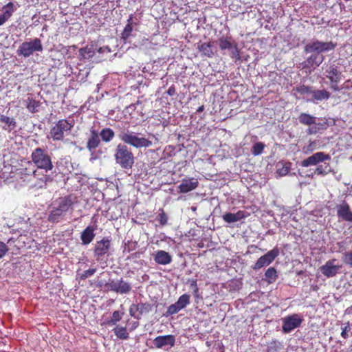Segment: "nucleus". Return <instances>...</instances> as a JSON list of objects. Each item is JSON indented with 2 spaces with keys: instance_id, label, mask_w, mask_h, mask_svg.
Listing matches in <instances>:
<instances>
[{
  "instance_id": "nucleus-1",
  "label": "nucleus",
  "mask_w": 352,
  "mask_h": 352,
  "mask_svg": "<svg viewBox=\"0 0 352 352\" xmlns=\"http://www.w3.org/2000/svg\"><path fill=\"white\" fill-rule=\"evenodd\" d=\"M336 45L332 42H322L314 41L307 44L305 47V53H314L302 63L303 67H318L324 60V57L320 53L333 50Z\"/></svg>"
},
{
  "instance_id": "nucleus-2",
  "label": "nucleus",
  "mask_w": 352,
  "mask_h": 352,
  "mask_svg": "<svg viewBox=\"0 0 352 352\" xmlns=\"http://www.w3.org/2000/svg\"><path fill=\"white\" fill-rule=\"evenodd\" d=\"M119 138L125 144H129L136 148H147L152 146V141L144 138L140 137L139 133H136L129 130H123L119 135Z\"/></svg>"
},
{
  "instance_id": "nucleus-3",
  "label": "nucleus",
  "mask_w": 352,
  "mask_h": 352,
  "mask_svg": "<svg viewBox=\"0 0 352 352\" xmlns=\"http://www.w3.org/2000/svg\"><path fill=\"white\" fill-rule=\"evenodd\" d=\"M115 160L122 168H131L134 164V156L130 148L125 144H119L116 148Z\"/></svg>"
},
{
  "instance_id": "nucleus-4",
  "label": "nucleus",
  "mask_w": 352,
  "mask_h": 352,
  "mask_svg": "<svg viewBox=\"0 0 352 352\" xmlns=\"http://www.w3.org/2000/svg\"><path fill=\"white\" fill-rule=\"evenodd\" d=\"M32 158L34 164L38 168L37 170L47 173L49 170H52L54 167L50 157L40 148L35 149L32 152ZM32 170H34L32 169Z\"/></svg>"
},
{
  "instance_id": "nucleus-5",
  "label": "nucleus",
  "mask_w": 352,
  "mask_h": 352,
  "mask_svg": "<svg viewBox=\"0 0 352 352\" xmlns=\"http://www.w3.org/2000/svg\"><path fill=\"white\" fill-rule=\"evenodd\" d=\"M74 120H60L50 131V135L54 140H61L67 135L74 126Z\"/></svg>"
},
{
  "instance_id": "nucleus-6",
  "label": "nucleus",
  "mask_w": 352,
  "mask_h": 352,
  "mask_svg": "<svg viewBox=\"0 0 352 352\" xmlns=\"http://www.w3.org/2000/svg\"><path fill=\"white\" fill-rule=\"evenodd\" d=\"M72 201L68 198H62L60 199L58 206L54 208L48 217L50 221L58 222L60 218L71 208Z\"/></svg>"
},
{
  "instance_id": "nucleus-7",
  "label": "nucleus",
  "mask_w": 352,
  "mask_h": 352,
  "mask_svg": "<svg viewBox=\"0 0 352 352\" xmlns=\"http://www.w3.org/2000/svg\"><path fill=\"white\" fill-rule=\"evenodd\" d=\"M218 45L221 50H229L230 56L232 58L239 60L241 58L237 43L230 37H221L218 41Z\"/></svg>"
},
{
  "instance_id": "nucleus-8",
  "label": "nucleus",
  "mask_w": 352,
  "mask_h": 352,
  "mask_svg": "<svg viewBox=\"0 0 352 352\" xmlns=\"http://www.w3.org/2000/svg\"><path fill=\"white\" fill-rule=\"evenodd\" d=\"M283 332L289 333L295 329L299 327L303 320L302 317L297 314H293L282 318Z\"/></svg>"
},
{
  "instance_id": "nucleus-9",
  "label": "nucleus",
  "mask_w": 352,
  "mask_h": 352,
  "mask_svg": "<svg viewBox=\"0 0 352 352\" xmlns=\"http://www.w3.org/2000/svg\"><path fill=\"white\" fill-rule=\"evenodd\" d=\"M33 175L31 177V188H42L46 186L47 182L52 180V177L40 170H32Z\"/></svg>"
},
{
  "instance_id": "nucleus-10",
  "label": "nucleus",
  "mask_w": 352,
  "mask_h": 352,
  "mask_svg": "<svg viewBox=\"0 0 352 352\" xmlns=\"http://www.w3.org/2000/svg\"><path fill=\"white\" fill-rule=\"evenodd\" d=\"M107 286L109 290L120 294H129L132 289L131 284L123 279L111 280Z\"/></svg>"
},
{
  "instance_id": "nucleus-11",
  "label": "nucleus",
  "mask_w": 352,
  "mask_h": 352,
  "mask_svg": "<svg viewBox=\"0 0 352 352\" xmlns=\"http://www.w3.org/2000/svg\"><path fill=\"white\" fill-rule=\"evenodd\" d=\"M330 160V156L324 152H317L312 155L307 157L300 162L302 167H309L311 166H317L320 162Z\"/></svg>"
},
{
  "instance_id": "nucleus-12",
  "label": "nucleus",
  "mask_w": 352,
  "mask_h": 352,
  "mask_svg": "<svg viewBox=\"0 0 352 352\" xmlns=\"http://www.w3.org/2000/svg\"><path fill=\"white\" fill-rule=\"evenodd\" d=\"M152 309V305L149 303L132 304L129 308V314L131 316L140 319L142 316L148 314Z\"/></svg>"
},
{
  "instance_id": "nucleus-13",
  "label": "nucleus",
  "mask_w": 352,
  "mask_h": 352,
  "mask_svg": "<svg viewBox=\"0 0 352 352\" xmlns=\"http://www.w3.org/2000/svg\"><path fill=\"white\" fill-rule=\"evenodd\" d=\"M279 254V250L274 248L265 255L261 256L254 264L253 269L259 270L263 267L269 265Z\"/></svg>"
},
{
  "instance_id": "nucleus-14",
  "label": "nucleus",
  "mask_w": 352,
  "mask_h": 352,
  "mask_svg": "<svg viewBox=\"0 0 352 352\" xmlns=\"http://www.w3.org/2000/svg\"><path fill=\"white\" fill-rule=\"evenodd\" d=\"M43 47L38 38L23 43V56H29L36 52H41Z\"/></svg>"
},
{
  "instance_id": "nucleus-15",
  "label": "nucleus",
  "mask_w": 352,
  "mask_h": 352,
  "mask_svg": "<svg viewBox=\"0 0 352 352\" xmlns=\"http://www.w3.org/2000/svg\"><path fill=\"white\" fill-rule=\"evenodd\" d=\"M153 342L157 349H162L166 346L172 347L175 345V338L173 335L160 336L156 337Z\"/></svg>"
},
{
  "instance_id": "nucleus-16",
  "label": "nucleus",
  "mask_w": 352,
  "mask_h": 352,
  "mask_svg": "<svg viewBox=\"0 0 352 352\" xmlns=\"http://www.w3.org/2000/svg\"><path fill=\"white\" fill-rule=\"evenodd\" d=\"M336 260H329L324 265L321 266L320 270L321 273L329 278L335 276L340 269L341 266L336 265Z\"/></svg>"
},
{
  "instance_id": "nucleus-17",
  "label": "nucleus",
  "mask_w": 352,
  "mask_h": 352,
  "mask_svg": "<svg viewBox=\"0 0 352 352\" xmlns=\"http://www.w3.org/2000/svg\"><path fill=\"white\" fill-rule=\"evenodd\" d=\"M337 215L344 221L352 222V212L346 202L337 206Z\"/></svg>"
},
{
  "instance_id": "nucleus-18",
  "label": "nucleus",
  "mask_w": 352,
  "mask_h": 352,
  "mask_svg": "<svg viewBox=\"0 0 352 352\" xmlns=\"http://www.w3.org/2000/svg\"><path fill=\"white\" fill-rule=\"evenodd\" d=\"M111 245L109 239L104 238L100 241H97L95 245L94 254L97 256L104 255L109 251Z\"/></svg>"
},
{
  "instance_id": "nucleus-19",
  "label": "nucleus",
  "mask_w": 352,
  "mask_h": 352,
  "mask_svg": "<svg viewBox=\"0 0 352 352\" xmlns=\"http://www.w3.org/2000/svg\"><path fill=\"white\" fill-rule=\"evenodd\" d=\"M198 186V181L195 178L184 179L178 186L180 192L186 193L194 189Z\"/></svg>"
},
{
  "instance_id": "nucleus-20",
  "label": "nucleus",
  "mask_w": 352,
  "mask_h": 352,
  "mask_svg": "<svg viewBox=\"0 0 352 352\" xmlns=\"http://www.w3.org/2000/svg\"><path fill=\"white\" fill-rule=\"evenodd\" d=\"M327 73V78H329L331 82H338L341 80V72L337 69V67L332 64L327 65L325 67Z\"/></svg>"
},
{
  "instance_id": "nucleus-21",
  "label": "nucleus",
  "mask_w": 352,
  "mask_h": 352,
  "mask_svg": "<svg viewBox=\"0 0 352 352\" xmlns=\"http://www.w3.org/2000/svg\"><path fill=\"white\" fill-rule=\"evenodd\" d=\"M154 261L160 265H168L172 262V256L170 254L164 250H158L153 254Z\"/></svg>"
},
{
  "instance_id": "nucleus-22",
  "label": "nucleus",
  "mask_w": 352,
  "mask_h": 352,
  "mask_svg": "<svg viewBox=\"0 0 352 352\" xmlns=\"http://www.w3.org/2000/svg\"><path fill=\"white\" fill-rule=\"evenodd\" d=\"M248 214L247 212H245V211L239 210L236 213H231V212L226 213L223 215L222 217H223V219L226 222H227L228 223H232L239 221L247 217Z\"/></svg>"
},
{
  "instance_id": "nucleus-23",
  "label": "nucleus",
  "mask_w": 352,
  "mask_h": 352,
  "mask_svg": "<svg viewBox=\"0 0 352 352\" xmlns=\"http://www.w3.org/2000/svg\"><path fill=\"white\" fill-rule=\"evenodd\" d=\"M311 97V99H309L308 100L316 102V101H322L329 99L330 98V93L324 89L316 90L313 89Z\"/></svg>"
},
{
  "instance_id": "nucleus-24",
  "label": "nucleus",
  "mask_w": 352,
  "mask_h": 352,
  "mask_svg": "<svg viewBox=\"0 0 352 352\" xmlns=\"http://www.w3.org/2000/svg\"><path fill=\"white\" fill-rule=\"evenodd\" d=\"M328 124L326 121L321 122L319 118L313 123L312 126L307 129V133L309 135L316 134L320 131L324 130L327 128Z\"/></svg>"
},
{
  "instance_id": "nucleus-25",
  "label": "nucleus",
  "mask_w": 352,
  "mask_h": 352,
  "mask_svg": "<svg viewBox=\"0 0 352 352\" xmlns=\"http://www.w3.org/2000/svg\"><path fill=\"white\" fill-rule=\"evenodd\" d=\"M95 236L94 229L91 226L87 227L81 233V240L84 245L89 244Z\"/></svg>"
},
{
  "instance_id": "nucleus-26",
  "label": "nucleus",
  "mask_w": 352,
  "mask_h": 352,
  "mask_svg": "<svg viewBox=\"0 0 352 352\" xmlns=\"http://www.w3.org/2000/svg\"><path fill=\"white\" fill-rule=\"evenodd\" d=\"M99 135L96 131L92 130L91 131V136L87 142V148L89 149V151H91L93 149L97 148L99 146Z\"/></svg>"
},
{
  "instance_id": "nucleus-27",
  "label": "nucleus",
  "mask_w": 352,
  "mask_h": 352,
  "mask_svg": "<svg viewBox=\"0 0 352 352\" xmlns=\"http://www.w3.org/2000/svg\"><path fill=\"white\" fill-rule=\"evenodd\" d=\"M298 120L300 124L307 125L310 127L312 126L313 123H315V121L317 120L318 118L309 113H301L299 115Z\"/></svg>"
},
{
  "instance_id": "nucleus-28",
  "label": "nucleus",
  "mask_w": 352,
  "mask_h": 352,
  "mask_svg": "<svg viewBox=\"0 0 352 352\" xmlns=\"http://www.w3.org/2000/svg\"><path fill=\"white\" fill-rule=\"evenodd\" d=\"M330 171L331 169L328 164H324V166L318 164L314 170L308 176L311 177H313L314 175L324 176L327 175Z\"/></svg>"
},
{
  "instance_id": "nucleus-29",
  "label": "nucleus",
  "mask_w": 352,
  "mask_h": 352,
  "mask_svg": "<svg viewBox=\"0 0 352 352\" xmlns=\"http://www.w3.org/2000/svg\"><path fill=\"white\" fill-rule=\"evenodd\" d=\"M197 49L205 56L210 58L214 55L210 43H201L198 45Z\"/></svg>"
},
{
  "instance_id": "nucleus-30",
  "label": "nucleus",
  "mask_w": 352,
  "mask_h": 352,
  "mask_svg": "<svg viewBox=\"0 0 352 352\" xmlns=\"http://www.w3.org/2000/svg\"><path fill=\"white\" fill-rule=\"evenodd\" d=\"M128 23L125 26L121 36V38L126 42L127 39L131 36V33L133 31V19L132 16H130L128 19Z\"/></svg>"
},
{
  "instance_id": "nucleus-31",
  "label": "nucleus",
  "mask_w": 352,
  "mask_h": 352,
  "mask_svg": "<svg viewBox=\"0 0 352 352\" xmlns=\"http://www.w3.org/2000/svg\"><path fill=\"white\" fill-rule=\"evenodd\" d=\"M113 331L116 337L119 339L127 340L129 338V333L125 327L116 325Z\"/></svg>"
},
{
  "instance_id": "nucleus-32",
  "label": "nucleus",
  "mask_w": 352,
  "mask_h": 352,
  "mask_svg": "<svg viewBox=\"0 0 352 352\" xmlns=\"http://www.w3.org/2000/svg\"><path fill=\"white\" fill-rule=\"evenodd\" d=\"M291 162L278 163L277 165V173L280 177L287 175L291 169Z\"/></svg>"
},
{
  "instance_id": "nucleus-33",
  "label": "nucleus",
  "mask_w": 352,
  "mask_h": 352,
  "mask_svg": "<svg viewBox=\"0 0 352 352\" xmlns=\"http://www.w3.org/2000/svg\"><path fill=\"white\" fill-rule=\"evenodd\" d=\"M123 312H120L119 311H114L112 314V316L110 319L107 320L106 324L109 326H113L119 322L123 316Z\"/></svg>"
},
{
  "instance_id": "nucleus-34",
  "label": "nucleus",
  "mask_w": 352,
  "mask_h": 352,
  "mask_svg": "<svg viewBox=\"0 0 352 352\" xmlns=\"http://www.w3.org/2000/svg\"><path fill=\"white\" fill-rule=\"evenodd\" d=\"M114 132L109 128L102 129L100 133L102 140L106 142H110L114 137Z\"/></svg>"
},
{
  "instance_id": "nucleus-35",
  "label": "nucleus",
  "mask_w": 352,
  "mask_h": 352,
  "mask_svg": "<svg viewBox=\"0 0 352 352\" xmlns=\"http://www.w3.org/2000/svg\"><path fill=\"white\" fill-rule=\"evenodd\" d=\"M265 276L269 283H273L277 277L276 270L274 267H270L265 272Z\"/></svg>"
},
{
  "instance_id": "nucleus-36",
  "label": "nucleus",
  "mask_w": 352,
  "mask_h": 352,
  "mask_svg": "<svg viewBox=\"0 0 352 352\" xmlns=\"http://www.w3.org/2000/svg\"><path fill=\"white\" fill-rule=\"evenodd\" d=\"M10 6H12V5L8 4L3 8V13L0 15V25H3L10 16Z\"/></svg>"
},
{
  "instance_id": "nucleus-37",
  "label": "nucleus",
  "mask_w": 352,
  "mask_h": 352,
  "mask_svg": "<svg viewBox=\"0 0 352 352\" xmlns=\"http://www.w3.org/2000/svg\"><path fill=\"white\" fill-rule=\"evenodd\" d=\"M176 302L182 309L190 303V296L188 294H183L179 298Z\"/></svg>"
},
{
  "instance_id": "nucleus-38",
  "label": "nucleus",
  "mask_w": 352,
  "mask_h": 352,
  "mask_svg": "<svg viewBox=\"0 0 352 352\" xmlns=\"http://www.w3.org/2000/svg\"><path fill=\"white\" fill-rule=\"evenodd\" d=\"M39 107V102L34 100H30L28 98L27 100V108L28 109L32 112L34 113L38 111V108Z\"/></svg>"
},
{
  "instance_id": "nucleus-39",
  "label": "nucleus",
  "mask_w": 352,
  "mask_h": 352,
  "mask_svg": "<svg viewBox=\"0 0 352 352\" xmlns=\"http://www.w3.org/2000/svg\"><path fill=\"white\" fill-rule=\"evenodd\" d=\"M265 145L261 142H257L252 146V153L254 155H261L264 149Z\"/></svg>"
},
{
  "instance_id": "nucleus-40",
  "label": "nucleus",
  "mask_w": 352,
  "mask_h": 352,
  "mask_svg": "<svg viewBox=\"0 0 352 352\" xmlns=\"http://www.w3.org/2000/svg\"><path fill=\"white\" fill-rule=\"evenodd\" d=\"M316 141H310L308 145L303 146L302 151L305 154H309L313 152L315 149H316Z\"/></svg>"
},
{
  "instance_id": "nucleus-41",
  "label": "nucleus",
  "mask_w": 352,
  "mask_h": 352,
  "mask_svg": "<svg viewBox=\"0 0 352 352\" xmlns=\"http://www.w3.org/2000/svg\"><path fill=\"white\" fill-rule=\"evenodd\" d=\"M349 333L352 336V331L350 324L348 322L344 327L342 328L341 336L346 339L349 338Z\"/></svg>"
},
{
  "instance_id": "nucleus-42",
  "label": "nucleus",
  "mask_w": 352,
  "mask_h": 352,
  "mask_svg": "<svg viewBox=\"0 0 352 352\" xmlns=\"http://www.w3.org/2000/svg\"><path fill=\"white\" fill-rule=\"evenodd\" d=\"M296 90L300 94H307V95L311 96V92H312L313 89L309 87L302 85V86H300V87H297Z\"/></svg>"
},
{
  "instance_id": "nucleus-43",
  "label": "nucleus",
  "mask_w": 352,
  "mask_h": 352,
  "mask_svg": "<svg viewBox=\"0 0 352 352\" xmlns=\"http://www.w3.org/2000/svg\"><path fill=\"white\" fill-rule=\"evenodd\" d=\"M182 309L175 302V304L171 305L168 307L167 310V315H173L179 312Z\"/></svg>"
},
{
  "instance_id": "nucleus-44",
  "label": "nucleus",
  "mask_w": 352,
  "mask_h": 352,
  "mask_svg": "<svg viewBox=\"0 0 352 352\" xmlns=\"http://www.w3.org/2000/svg\"><path fill=\"white\" fill-rule=\"evenodd\" d=\"M343 261L352 267V250L346 252L344 254Z\"/></svg>"
},
{
  "instance_id": "nucleus-45",
  "label": "nucleus",
  "mask_w": 352,
  "mask_h": 352,
  "mask_svg": "<svg viewBox=\"0 0 352 352\" xmlns=\"http://www.w3.org/2000/svg\"><path fill=\"white\" fill-rule=\"evenodd\" d=\"M96 272V270L95 268L89 269L86 271H85L81 275L80 278L85 279L88 277L91 276L94 274V273Z\"/></svg>"
},
{
  "instance_id": "nucleus-46",
  "label": "nucleus",
  "mask_w": 352,
  "mask_h": 352,
  "mask_svg": "<svg viewBox=\"0 0 352 352\" xmlns=\"http://www.w3.org/2000/svg\"><path fill=\"white\" fill-rule=\"evenodd\" d=\"M8 250V249L6 243L0 242V258L6 254Z\"/></svg>"
},
{
  "instance_id": "nucleus-47",
  "label": "nucleus",
  "mask_w": 352,
  "mask_h": 352,
  "mask_svg": "<svg viewBox=\"0 0 352 352\" xmlns=\"http://www.w3.org/2000/svg\"><path fill=\"white\" fill-rule=\"evenodd\" d=\"M167 216L164 212H161L158 215V221L162 225H165L167 223Z\"/></svg>"
},
{
  "instance_id": "nucleus-48",
  "label": "nucleus",
  "mask_w": 352,
  "mask_h": 352,
  "mask_svg": "<svg viewBox=\"0 0 352 352\" xmlns=\"http://www.w3.org/2000/svg\"><path fill=\"white\" fill-rule=\"evenodd\" d=\"M167 94L169 96H173L175 94V89L174 87H170L167 90Z\"/></svg>"
},
{
  "instance_id": "nucleus-49",
  "label": "nucleus",
  "mask_w": 352,
  "mask_h": 352,
  "mask_svg": "<svg viewBox=\"0 0 352 352\" xmlns=\"http://www.w3.org/2000/svg\"><path fill=\"white\" fill-rule=\"evenodd\" d=\"M338 82H331V88L333 89L334 91H339L340 88L337 85Z\"/></svg>"
},
{
  "instance_id": "nucleus-50",
  "label": "nucleus",
  "mask_w": 352,
  "mask_h": 352,
  "mask_svg": "<svg viewBox=\"0 0 352 352\" xmlns=\"http://www.w3.org/2000/svg\"><path fill=\"white\" fill-rule=\"evenodd\" d=\"M1 120L3 122H7V123H10V124H11V122H10V118H8V117L1 116Z\"/></svg>"
},
{
  "instance_id": "nucleus-51",
  "label": "nucleus",
  "mask_w": 352,
  "mask_h": 352,
  "mask_svg": "<svg viewBox=\"0 0 352 352\" xmlns=\"http://www.w3.org/2000/svg\"><path fill=\"white\" fill-rule=\"evenodd\" d=\"M31 173V171H29L28 170V168L25 167V169L23 170V175H29Z\"/></svg>"
},
{
  "instance_id": "nucleus-52",
  "label": "nucleus",
  "mask_w": 352,
  "mask_h": 352,
  "mask_svg": "<svg viewBox=\"0 0 352 352\" xmlns=\"http://www.w3.org/2000/svg\"><path fill=\"white\" fill-rule=\"evenodd\" d=\"M17 53L20 55L22 54V46H19L17 50Z\"/></svg>"
},
{
  "instance_id": "nucleus-53",
  "label": "nucleus",
  "mask_w": 352,
  "mask_h": 352,
  "mask_svg": "<svg viewBox=\"0 0 352 352\" xmlns=\"http://www.w3.org/2000/svg\"><path fill=\"white\" fill-rule=\"evenodd\" d=\"M203 110H204V106H201V107H199V109H198V110H197V111H198L199 112H201V111H202Z\"/></svg>"
},
{
  "instance_id": "nucleus-54",
  "label": "nucleus",
  "mask_w": 352,
  "mask_h": 352,
  "mask_svg": "<svg viewBox=\"0 0 352 352\" xmlns=\"http://www.w3.org/2000/svg\"><path fill=\"white\" fill-rule=\"evenodd\" d=\"M26 164H27L28 166H32L31 162H29V161H28Z\"/></svg>"
}]
</instances>
